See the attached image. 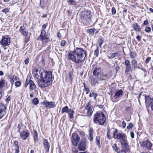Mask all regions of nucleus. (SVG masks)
<instances>
[{"label": "nucleus", "instance_id": "nucleus-24", "mask_svg": "<svg viewBox=\"0 0 153 153\" xmlns=\"http://www.w3.org/2000/svg\"><path fill=\"white\" fill-rule=\"evenodd\" d=\"M79 0H67L68 4L70 5H75L78 3Z\"/></svg>", "mask_w": 153, "mask_h": 153}, {"label": "nucleus", "instance_id": "nucleus-2", "mask_svg": "<svg viewBox=\"0 0 153 153\" xmlns=\"http://www.w3.org/2000/svg\"><path fill=\"white\" fill-rule=\"evenodd\" d=\"M114 130L113 134V137L118 140L122 146V148L120 150L121 152L126 153L129 150V146L128 145L127 140V137L124 133L118 132L117 128H112Z\"/></svg>", "mask_w": 153, "mask_h": 153}, {"label": "nucleus", "instance_id": "nucleus-23", "mask_svg": "<svg viewBox=\"0 0 153 153\" xmlns=\"http://www.w3.org/2000/svg\"><path fill=\"white\" fill-rule=\"evenodd\" d=\"M90 82L92 85H94L99 82L98 80L97 79L95 76L94 77H90Z\"/></svg>", "mask_w": 153, "mask_h": 153}, {"label": "nucleus", "instance_id": "nucleus-61", "mask_svg": "<svg viewBox=\"0 0 153 153\" xmlns=\"http://www.w3.org/2000/svg\"><path fill=\"white\" fill-rule=\"evenodd\" d=\"M117 145L116 143H114L113 144V146H112V148L113 149V150H114L116 149L117 148Z\"/></svg>", "mask_w": 153, "mask_h": 153}, {"label": "nucleus", "instance_id": "nucleus-7", "mask_svg": "<svg viewBox=\"0 0 153 153\" xmlns=\"http://www.w3.org/2000/svg\"><path fill=\"white\" fill-rule=\"evenodd\" d=\"M87 140L84 138L82 140L79 144L78 148L79 151H84L86 149Z\"/></svg>", "mask_w": 153, "mask_h": 153}, {"label": "nucleus", "instance_id": "nucleus-28", "mask_svg": "<svg viewBox=\"0 0 153 153\" xmlns=\"http://www.w3.org/2000/svg\"><path fill=\"white\" fill-rule=\"evenodd\" d=\"M74 113V111L71 109H70V110H69L68 111V116H69V117L71 118H73V114Z\"/></svg>", "mask_w": 153, "mask_h": 153}, {"label": "nucleus", "instance_id": "nucleus-40", "mask_svg": "<svg viewBox=\"0 0 153 153\" xmlns=\"http://www.w3.org/2000/svg\"><path fill=\"white\" fill-rule=\"evenodd\" d=\"M39 102L38 99L36 98H34L33 100V103L34 105H37Z\"/></svg>", "mask_w": 153, "mask_h": 153}, {"label": "nucleus", "instance_id": "nucleus-8", "mask_svg": "<svg viewBox=\"0 0 153 153\" xmlns=\"http://www.w3.org/2000/svg\"><path fill=\"white\" fill-rule=\"evenodd\" d=\"M80 138L77 134L75 133H73L72 134L71 141L72 144L75 146H77L78 143L80 140Z\"/></svg>", "mask_w": 153, "mask_h": 153}, {"label": "nucleus", "instance_id": "nucleus-53", "mask_svg": "<svg viewBox=\"0 0 153 153\" xmlns=\"http://www.w3.org/2000/svg\"><path fill=\"white\" fill-rule=\"evenodd\" d=\"M93 129L92 128H90V129L89 130V134H93Z\"/></svg>", "mask_w": 153, "mask_h": 153}, {"label": "nucleus", "instance_id": "nucleus-3", "mask_svg": "<svg viewBox=\"0 0 153 153\" xmlns=\"http://www.w3.org/2000/svg\"><path fill=\"white\" fill-rule=\"evenodd\" d=\"M43 79L39 80L38 82V84L40 87L45 88L51 83L52 74L51 71H43Z\"/></svg>", "mask_w": 153, "mask_h": 153}, {"label": "nucleus", "instance_id": "nucleus-44", "mask_svg": "<svg viewBox=\"0 0 153 153\" xmlns=\"http://www.w3.org/2000/svg\"><path fill=\"white\" fill-rule=\"evenodd\" d=\"M88 139L91 142H92L93 140V134H88Z\"/></svg>", "mask_w": 153, "mask_h": 153}, {"label": "nucleus", "instance_id": "nucleus-54", "mask_svg": "<svg viewBox=\"0 0 153 153\" xmlns=\"http://www.w3.org/2000/svg\"><path fill=\"white\" fill-rule=\"evenodd\" d=\"M9 10L7 8H5L3 9L2 10V12L4 13H6L8 12Z\"/></svg>", "mask_w": 153, "mask_h": 153}, {"label": "nucleus", "instance_id": "nucleus-5", "mask_svg": "<svg viewBox=\"0 0 153 153\" xmlns=\"http://www.w3.org/2000/svg\"><path fill=\"white\" fill-rule=\"evenodd\" d=\"M123 95V92L122 89L116 90L114 92L111 93L110 98L113 102H116L119 100Z\"/></svg>", "mask_w": 153, "mask_h": 153}, {"label": "nucleus", "instance_id": "nucleus-1", "mask_svg": "<svg viewBox=\"0 0 153 153\" xmlns=\"http://www.w3.org/2000/svg\"><path fill=\"white\" fill-rule=\"evenodd\" d=\"M86 56L85 51L82 48L78 47L75 48L73 51H70L68 54V59L79 65H81Z\"/></svg>", "mask_w": 153, "mask_h": 153}, {"label": "nucleus", "instance_id": "nucleus-41", "mask_svg": "<svg viewBox=\"0 0 153 153\" xmlns=\"http://www.w3.org/2000/svg\"><path fill=\"white\" fill-rule=\"evenodd\" d=\"M107 138L109 140H110L111 139V137H110V132L109 129L107 131V133L106 135Z\"/></svg>", "mask_w": 153, "mask_h": 153}, {"label": "nucleus", "instance_id": "nucleus-32", "mask_svg": "<svg viewBox=\"0 0 153 153\" xmlns=\"http://www.w3.org/2000/svg\"><path fill=\"white\" fill-rule=\"evenodd\" d=\"M131 64L134 68L137 67V61L136 59H133L131 61Z\"/></svg>", "mask_w": 153, "mask_h": 153}, {"label": "nucleus", "instance_id": "nucleus-38", "mask_svg": "<svg viewBox=\"0 0 153 153\" xmlns=\"http://www.w3.org/2000/svg\"><path fill=\"white\" fill-rule=\"evenodd\" d=\"M99 49L98 47H97L96 49L95 50L94 55L97 57L99 54Z\"/></svg>", "mask_w": 153, "mask_h": 153}, {"label": "nucleus", "instance_id": "nucleus-11", "mask_svg": "<svg viewBox=\"0 0 153 153\" xmlns=\"http://www.w3.org/2000/svg\"><path fill=\"white\" fill-rule=\"evenodd\" d=\"M41 104L45 105L47 108H53L56 106L54 102H49L45 100L43 102H41Z\"/></svg>", "mask_w": 153, "mask_h": 153}, {"label": "nucleus", "instance_id": "nucleus-10", "mask_svg": "<svg viewBox=\"0 0 153 153\" xmlns=\"http://www.w3.org/2000/svg\"><path fill=\"white\" fill-rule=\"evenodd\" d=\"M10 39L3 37L0 43L1 45L5 47L10 45Z\"/></svg>", "mask_w": 153, "mask_h": 153}, {"label": "nucleus", "instance_id": "nucleus-17", "mask_svg": "<svg viewBox=\"0 0 153 153\" xmlns=\"http://www.w3.org/2000/svg\"><path fill=\"white\" fill-rule=\"evenodd\" d=\"M29 131H24L21 132L20 135V137L23 140H26L29 135Z\"/></svg>", "mask_w": 153, "mask_h": 153}, {"label": "nucleus", "instance_id": "nucleus-51", "mask_svg": "<svg viewBox=\"0 0 153 153\" xmlns=\"http://www.w3.org/2000/svg\"><path fill=\"white\" fill-rule=\"evenodd\" d=\"M140 69L143 71V72H144V76H146L147 75V72H146V70L143 68H141Z\"/></svg>", "mask_w": 153, "mask_h": 153}, {"label": "nucleus", "instance_id": "nucleus-52", "mask_svg": "<svg viewBox=\"0 0 153 153\" xmlns=\"http://www.w3.org/2000/svg\"><path fill=\"white\" fill-rule=\"evenodd\" d=\"M66 42L65 40H62L61 42L60 45L62 46H64Z\"/></svg>", "mask_w": 153, "mask_h": 153}, {"label": "nucleus", "instance_id": "nucleus-12", "mask_svg": "<svg viewBox=\"0 0 153 153\" xmlns=\"http://www.w3.org/2000/svg\"><path fill=\"white\" fill-rule=\"evenodd\" d=\"M6 108V106L0 103V119L5 115Z\"/></svg>", "mask_w": 153, "mask_h": 153}, {"label": "nucleus", "instance_id": "nucleus-46", "mask_svg": "<svg viewBox=\"0 0 153 153\" xmlns=\"http://www.w3.org/2000/svg\"><path fill=\"white\" fill-rule=\"evenodd\" d=\"M133 127V125L131 123H130L129 125L127 126V129H129Z\"/></svg>", "mask_w": 153, "mask_h": 153}, {"label": "nucleus", "instance_id": "nucleus-19", "mask_svg": "<svg viewBox=\"0 0 153 153\" xmlns=\"http://www.w3.org/2000/svg\"><path fill=\"white\" fill-rule=\"evenodd\" d=\"M107 76V75H104L101 73L95 76V77L99 81L103 80L106 79Z\"/></svg>", "mask_w": 153, "mask_h": 153}, {"label": "nucleus", "instance_id": "nucleus-31", "mask_svg": "<svg viewBox=\"0 0 153 153\" xmlns=\"http://www.w3.org/2000/svg\"><path fill=\"white\" fill-rule=\"evenodd\" d=\"M70 109L68 108V106H65L63 107L61 111L62 113H63L65 112L68 113Z\"/></svg>", "mask_w": 153, "mask_h": 153}, {"label": "nucleus", "instance_id": "nucleus-59", "mask_svg": "<svg viewBox=\"0 0 153 153\" xmlns=\"http://www.w3.org/2000/svg\"><path fill=\"white\" fill-rule=\"evenodd\" d=\"M15 151H16L15 153H19V148H15L14 149Z\"/></svg>", "mask_w": 153, "mask_h": 153}, {"label": "nucleus", "instance_id": "nucleus-36", "mask_svg": "<svg viewBox=\"0 0 153 153\" xmlns=\"http://www.w3.org/2000/svg\"><path fill=\"white\" fill-rule=\"evenodd\" d=\"M129 54L130 57L132 58H134L136 56V54L134 52L131 51H130Z\"/></svg>", "mask_w": 153, "mask_h": 153}, {"label": "nucleus", "instance_id": "nucleus-16", "mask_svg": "<svg viewBox=\"0 0 153 153\" xmlns=\"http://www.w3.org/2000/svg\"><path fill=\"white\" fill-rule=\"evenodd\" d=\"M141 145L143 147H146L147 149H151L152 146V144L150 141L147 140L143 141Z\"/></svg>", "mask_w": 153, "mask_h": 153}, {"label": "nucleus", "instance_id": "nucleus-33", "mask_svg": "<svg viewBox=\"0 0 153 153\" xmlns=\"http://www.w3.org/2000/svg\"><path fill=\"white\" fill-rule=\"evenodd\" d=\"M5 80L1 79L0 81V88H2L5 85Z\"/></svg>", "mask_w": 153, "mask_h": 153}, {"label": "nucleus", "instance_id": "nucleus-15", "mask_svg": "<svg viewBox=\"0 0 153 153\" xmlns=\"http://www.w3.org/2000/svg\"><path fill=\"white\" fill-rule=\"evenodd\" d=\"M82 17L84 20L88 21L91 17L90 13V12L85 11L82 13Z\"/></svg>", "mask_w": 153, "mask_h": 153}, {"label": "nucleus", "instance_id": "nucleus-35", "mask_svg": "<svg viewBox=\"0 0 153 153\" xmlns=\"http://www.w3.org/2000/svg\"><path fill=\"white\" fill-rule=\"evenodd\" d=\"M98 42L99 43L100 46V48H101V45L103 42V40L102 37H101L99 38L98 41Z\"/></svg>", "mask_w": 153, "mask_h": 153}, {"label": "nucleus", "instance_id": "nucleus-47", "mask_svg": "<svg viewBox=\"0 0 153 153\" xmlns=\"http://www.w3.org/2000/svg\"><path fill=\"white\" fill-rule=\"evenodd\" d=\"M48 25V23H46V24H44L42 25V30H45V28H46V27Z\"/></svg>", "mask_w": 153, "mask_h": 153}, {"label": "nucleus", "instance_id": "nucleus-42", "mask_svg": "<svg viewBox=\"0 0 153 153\" xmlns=\"http://www.w3.org/2000/svg\"><path fill=\"white\" fill-rule=\"evenodd\" d=\"M91 101H89L86 105L85 107V109H88L90 107H91Z\"/></svg>", "mask_w": 153, "mask_h": 153}, {"label": "nucleus", "instance_id": "nucleus-39", "mask_svg": "<svg viewBox=\"0 0 153 153\" xmlns=\"http://www.w3.org/2000/svg\"><path fill=\"white\" fill-rule=\"evenodd\" d=\"M13 146H14L15 148H19L18 142L17 141H15L13 143Z\"/></svg>", "mask_w": 153, "mask_h": 153}, {"label": "nucleus", "instance_id": "nucleus-48", "mask_svg": "<svg viewBox=\"0 0 153 153\" xmlns=\"http://www.w3.org/2000/svg\"><path fill=\"white\" fill-rule=\"evenodd\" d=\"M116 13V11L114 7H113L111 9V13L112 15L115 14Z\"/></svg>", "mask_w": 153, "mask_h": 153}, {"label": "nucleus", "instance_id": "nucleus-60", "mask_svg": "<svg viewBox=\"0 0 153 153\" xmlns=\"http://www.w3.org/2000/svg\"><path fill=\"white\" fill-rule=\"evenodd\" d=\"M136 38L139 42H140L141 41V37L140 35H137L136 36Z\"/></svg>", "mask_w": 153, "mask_h": 153}, {"label": "nucleus", "instance_id": "nucleus-55", "mask_svg": "<svg viewBox=\"0 0 153 153\" xmlns=\"http://www.w3.org/2000/svg\"><path fill=\"white\" fill-rule=\"evenodd\" d=\"M4 94V92L2 89L0 90V99H1V97Z\"/></svg>", "mask_w": 153, "mask_h": 153}, {"label": "nucleus", "instance_id": "nucleus-13", "mask_svg": "<svg viewBox=\"0 0 153 153\" xmlns=\"http://www.w3.org/2000/svg\"><path fill=\"white\" fill-rule=\"evenodd\" d=\"M145 102L147 107L151 106L153 103V98H151L149 96H145Z\"/></svg>", "mask_w": 153, "mask_h": 153}, {"label": "nucleus", "instance_id": "nucleus-64", "mask_svg": "<svg viewBox=\"0 0 153 153\" xmlns=\"http://www.w3.org/2000/svg\"><path fill=\"white\" fill-rule=\"evenodd\" d=\"M143 25H146L148 24V21L147 20H146L143 22Z\"/></svg>", "mask_w": 153, "mask_h": 153}, {"label": "nucleus", "instance_id": "nucleus-27", "mask_svg": "<svg viewBox=\"0 0 153 153\" xmlns=\"http://www.w3.org/2000/svg\"><path fill=\"white\" fill-rule=\"evenodd\" d=\"M30 82V89L33 90H34L36 87V85L32 80H31Z\"/></svg>", "mask_w": 153, "mask_h": 153}, {"label": "nucleus", "instance_id": "nucleus-25", "mask_svg": "<svg viewBox=\"0 0 153 153\" xmlns=\"http://www.w3.org/2000/svg\"><path fill=\"white\" fill-rule=\"evenodd\" d=\"M33 138L34 141L35 143H37L38 140V133L36 130L33 131Z\"/></svg>", "mask_w": 153, "mask_h": 153}, {"label": "nucleus", "instance_id": "nucleus-26", "mask_svg": "<svg viewBox=\"0 0 153 153\" xmlns=\"http://www.w3.org/2000/svg\"><path fill=\"white\" fill-rule=\"evenodd\" d=\"M96 29H88L87 30V31L88 33L91 34V35H93L95 34H96L97 33V32L96 31ZM98 33V32H97Z\"/></svg>", "mask_w": 153, "mask_h": 153}, {"label": "nucleus", "instance_id": "nucleus-56", "mask_svg": "<svg viewBox=\"0 0 153 153\" xmlns=\"http://www.w3.org/2000/svg\"><path fill=\"white\" fill-rule=\"evenodd\" d=\"M85 91L86 92V94H88L90 92V90L89 88H84Z\"/></svg>", "mask_w": 153, "mask_h": 153}, {"label": "nucleus", "instance_id": "nucleus-4", "mask_svg": "<svg viewBox=\"0 0 153 153\" xmlns=\"http://www.w3.org/2000/svg\"><path fill=\"white\" fill-rule=\"evenodd\" d=\"M106 118L102 112L96 113L94 115L93 121L94 123L98 122L100 125H103L105 123Z\"/></svg>", "mask_w": 153, "mask_h": 153}, {"label": "nucleus", "instance_id": "nucleus-58", "mask_svg": "<svg viewBox=\"0 0 153 153\" xmlns=\"http://www.w3.org/2000/svg\"><path fill=\"white\" fill-rule=\"evenodd\" d=\"M29 59L27 58L25 60L24 62H25V63L26 65H27V64H28L29 63Z\"/></svg>", "mask_w": 153, "mask_h": 153}, {"label": "nucleus", "instance_id": "nucleus-34", "mask_svg": "<svg viewBox=\"0 0 153 153\" xmlns=\"http://www.w3.org/2000/svg\"><path fill=\"white\" fill-rule=\"evenodd\" d=\"M31 80H30V79H29L28 77L27 78L24 85L25 87H27L29 84L30 85V82Z\"/></svg>", "mask_w": 153, "mask_h": 153}, {"label": "nucleus", "instance_id": "nucleus-37", "mask_svg": "<svg viewBox=\"0 0 153 153\" xmlns=\"http://www.w3.org/2000/svg\"><path fill=\"white\" fill-rule=\"evenodd\" d=\"M151 30V29L150 27L146 26L145 27L144 30L147 33H149Z\"/></svg>", "mask_w": 153, "mask_h": 153}, {"label": "nucleus", "instance_id": "nucleus-50", "mask_svg": "<svg viewBox=\"0 0 153 153\" xmlns=\"http://www.w3.org/2000/svg\"><path fill=\"white\" fill-rule=\"evenodd\" d=\"M151 59V58L150 57H148L146 60L145 63L146 64H148L149 61H150Z\"/></svg>", "mask_w": 153, "mask_h": 153}, {"label": "nucleus", "instance_id": "nucleus-14", "mask_svg": "<svg viewBox=\"0 0 153 153\" xmlns=\"http://www.w3.org/2000/svg\"><path fill=\"white\" fill-rule=\"evenodd\" d=\"M43 71L41 70L39 71L37 70L35 71L34 73V76L38 79H43Z\"/></svg>", "mask_w": 153, "mask_h": 153}, {"label": "nucleus", "instance_id": "nucleus-57", "mask_svg": "<svg viewBox=\"0 0 153 153\" xmlns=\"http://www.w3.org/2000/svg\"><path fill=\"white\" fill-rule=\"evenodd\" d=\"M115 151L117 153H120L121 152L120 150V149L117 147L116 149H114Z\"/></svg>", "mask_w": 153, "mask_h": 153}, {"label": "nucleus", "instance_id": "nucleus-6", "mask_svg": "<svg viewBox=\"0 0 153 153\" xmlns=\"http://www.w3.org/2000/svg\"><path fill=\"white\" fill-rule=\"evenodd\" d=\"M45 34L46 32L45 30H42L41 34L38 37L37 39L42 41L43 42H47L48 38Z\"/></svg>", "mask_w": 153, "mask_h": 153}, {"label": "nucleus", "instance_id": "nucleus-22", "mask_svg": "<svg viewBox=\"0 0 153 153\" xmlns=\"http://www.w3.org/2000/svg\"><path fill=\"white\" fill-rule=\"evenodd\" d=\"M101 73V68L100 67H96L94 69L93 74L95 76Z\"/></svg>", "mask_w": 153, "mask_h": 153}, {"label": "nucleus", "instance_id": "nucleus-20", "mask_svg": "<svg viewBox=\"0 0 153 153\" xmlns=\"http://www.w3.org/2000/svg\"><path fill=\"white\" fill-rule=\"evenodd\" d=\"M43 140L44 146L47 152H48L50 148V145L48 142V140L47 139L45 138L43 139Z\"/></svg>", "mask_w": 153, "mask_h": 153}, {"label": "nucleus", "instance_id": "nucleus-29", "mask_svg": "<svg viewBox=\"0 0 153 153\" xmlns=\"http://www.w3.org/2000/svg\"><path fill=\"white\" fill-rule=\"evenodd\" d=\"M96 144L99 148H100V137L99 136H97L96 137Z\"/></svg>", "mask_w": 153, "mask_h": 153}, {"label": "nucleus", "instance_id": "nucleus-18", "mask_svg": "<svg viewBox=\"0 0 153 153\" xmlns=\"http://www.w3.org/2000/svg\"><path fill=\"white\" fill-rule=\"evenodd\" d=\"M19 32L23 36H28V31L26 30L25 27L24 26H21Z\"/></svg>", "mask_w": 153, "mask_h": 153}, {"label": "nucleus", "instance_id": "nucleus-30", "mask_svg": "<svg viewBox=\"0 0 153 153\" xmlns=\"http://www.w3.org/2000/svg\"><path fill=\"white\" fill-rule=\"evenodd\" d=\"M86 110H87V114L89 116H91L93 111V108H91L90 107L88 109H85Z\"/></svg>", "mask_w": 153, "mask_h": 153}, {"label": "nucleus", "instance_id": "nucleus-21", "mask_svg": "<svg viewBox=\"0 0 153 153\" xmlns=\"http://www.w3.org/2000/svg\"><path fill=\"white\" fill-rule=\"evenodd\" d=\"M132 27L135 31L137 32H140L141 30V27L137 23H134L132 25Z\"/></svg>", "mask_w": 153, "mask_h": 153}, {"label": "nucleus", "instance_id": "nucleus-62", "mask_svg": "<svg viewBox=\"0 0 153 153\" xmlns=\"http://www.w3.org/2000/svg\"><path fill=\"white\" fill-rule=\"evenodd\" d=\"M122 125L123 128H125L126 126V123L124 121H123L122 123Z\"/></svg>", "mask_w": 153, "mask_h": 153}, {"label": "nucleus", "instance_id": "nucleus-9", "mask_svg": "<svg viewBox=\"0 0 153 153\" xmlns=\"http://www.w3.org/2000/svg\"><path fill=\"white\" fill-rule=\"evenodd\" d=\"M124 64L126 66L125 73L126 75H127L128 74L129 72L131 71V67L130 62L128 60H125Z\"/></svg>", "mask_w": 153, "mask_h": 153}, {"label": "nucleus", "instance_id": "nucleus-43", "mask_svg": "<svg viewBox=\"0 0 153 153\" xmlns=\"http://www.w3.org/2000/svg\"><path fill=\"white\" fill-rule=\"evenodd\" d=\"M118 56V53L117 52H116L115 53H113L111 55V58H114L115 57H116Z\"/></svg>", "mask_w": 153, "mask_h": 153}, {"label": "nucleus", "instance_id": "nucleus-63", "mask_svg": "<svg viewBox=\"0 0 153 153\" xmlns=\"http://www.w3.org/2000/svg\"><path fill=\"white\" fill-rule=\"evenodd\" d=\"M127 12V10L126 9H125V8H124L123 9V16H125L126 14H125L124 12H125V13H126Z\"/></svg>", "mask_w": 153, "mask_h": 153}, {"label": "nucleus", "instance_id": "nucleus-49", "mask_svg": "<svg viewBox=\"0 0 153 153\" xmlns=\"http://www.w3.org/2000/svg\"><path fill=\"white\" fill-rule=\"evenodd\" d=\"M114 66L115 67V69L117 71H118L120 68L119 65H118L117 63H115Z\"/></svg>", "mask_w": 153, "mask_h": 153}, {"label": "nucleus", "instance_id": "nucleus-45", "mask_svg": "<svg viewBox=\"0 0 153 153\" xmlns=\"http://www.w3.org/2000/svg\"><path fill=\"white\" fill-rule=\"evenodd\" d=\"M15 84L16 87H19L21 85V82L20 81L16 82L15 83Z\"/></svg>", "mask_w": 153, "mask_h": 153}]
</instances>
